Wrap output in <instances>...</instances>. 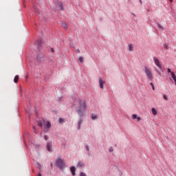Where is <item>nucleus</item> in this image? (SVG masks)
Here are the masks:
<instances>
[{
    "mask_svg": "<svg viewBox=\"0 0 176 176\" xmlns=\"http://www.w3.org/2000/svg\"><path fill=\"white\" fill-rule=\"evenodd\" d=\"M74 105L76 107V111L78 115L82 118L85 115V112L87 111V106L86 105V102L81 100L80 99H77L74 101Z\"/></svg>",
    "mask_w": 176,
    "mask_h": 176,
    "instance_id": "obj_1",
    "label": "nucleus"
},
{
    "mask_svg": "<svg viewBox=\"0 0 176 176\" xmlns=\"http://www.w3.org/2000/svg\"><path fill=\"white\" fill-rule=\"evenodd\" d=\"M144 72H145L148 79H149V80H153V74H152V71L151 70V69H149V67L145 66L144 67Z\"/></svg>",
    "mask_w": 176,
    "mask_h": 176,
    "instance_id": "obj_2",
    "label": "nucleus"
},
{
    "mask_svg": "<svg viewBox=\"0 0 176 176\" xmlns=\"http://www.w3.org/2000/svg\"><path fill=\"white\" fill-rule=\"evenodd\" d=\"M55 6L58 10H64V6L61 1H55Z\"/></svg>",
    "mask_w": 176,
    "mask_h": 176,
    "instance_id": "obj_3",
    "label": "nucleus"
},
{
    "mask_svg": "<svg viewBox=\"0 0 176 176\" xmlns=\"http://www.w3.org/2000/svg\"><path fill=\"white\" fill-rule=\"evenodd\" d=\"M153 61L156 67H157L160 69H162V64L160 63V60L156 56L153 57Z\"/></svg>",
    "mask_w": 176,
    "mask_h": 176,
    "instance_id": "obj_4",
    "label": "nucleus"
},
{
    "mask_svg": "<svg viewBox=\"0 0 176 176\" xmlns=\"http://www.w3.org/2000/svg\"><path fill=\"white\" fill-rule=\"evenodd\" d=\"M56 166H58L59 168H63V167L65 166V163L64 162V160L58 159L56 160Z\"/></svg>",
    "mask_w": 176,
    "mask_h": 176,
    "instance_id": "obj_5",
    "label": "nucleus"
},
{
    "mask_svg": "<svg viewBox=\"0 0 176 176\" xmlns=\"http://www.w3.org/2000/svg\"><path fill=\"white\" fill-rule=\"evenodd\" d=\"M99 85H100V89H104V85H105V81L102 80V78H100Z\"/></svg>",
    "mask_w": 176,
    "mask_h": 176,
    "instance_id": "obj_6",
    "label": "nucleus"
},
{
    "mask_svg": "<svg viewBox=\"0 0 176 176\" xmlns=\"http://www.w3.org/2000/svg\"><path fill=\"white\" fill-rule=\"evenodd\" d=\"M76 170V168H75V166H71L70 171H71L72 175H74V176L76 175V173H75Z\"/></svg>",
    "mask_w": 176,
    "mask_h": 176,
    "instance_id": "obj_7",
    "label": "nucleus"
},
{
    "mask_svg": "<svg viewBox=\"0 0 176 176\" xmlns=\"http://www.w3.org/2000/svg\"><path fill=\"white\" fill-rule=\"evenodd\" d=\"M46 148H47V150L48 151V152H52V143L47 142Z\"/></svg>",
    "mask_w": 176,
    "mask_h": 176,
    "instance_id": "obj_8",
    "label": "nucleus"
},
{
    "mask_svg": "<svg viewBox=\"0 0 176 176\" xmlns=\"http://www.w3.org/2000/svg\"><path fill=\"white\" fill-rule=\"evenodd\" d=\"M77 167H78L79 168H82V167H85V164L82 162H78Z\"/></svg>",
    "mask_w": 176,
    "mask_h": 176,
    "instance_id": "obj_9",
    "label": "nucleus"
},
{
    "mask_svg": "<svg viewBox=\"0 0 176 176\" xmlns=\"http://www.w3.org/2000/svg\"><path fill=\"white\" fill-rule=\"evenodd\" d=\"M82 123H83V120L80 119V120H78V130H80V125L82 124Z\"/></svg>",
    "mask_w": 176,
    "mask_h": 176,
    "instance_id": "obj_10",
    "label": "nucleus"
},
{
    "mask_svg": "<svg viewBox=\"0 0 176 176\" xmlns=\"http://www.w3.org/2000/svg\"><path fill=\"white\" fill-rule=\"evenodd\" d=\"M45 127L47 128V129H50V127H52V125L50 124V122H47L46 123H45Z\"/></svg>",
    "mask_w": 176,
    "mask_h": 176,
    "instance_id": "obj_11",
    "label": "nucleus"
},
{
    "mask_svg": "<svg viewBox=\"0 0 176 176\" xmlns=\"http://www.w3.org/2000/svg\"><path fill=\"white\" fill-rule=\"evenodd\" d=\"M151 111H152L153 115H154V116L157 115V111H156V109L155 108H152Z\"/></svg>",
    "mask_w": 176,
    "mask_h": 176,
    "instance_id": "obj_12",
    "label": "nucleus"
},
{
    "mask_svg": "<svg viewBox=\"0 0 176 176\" xmlns=\"http://www.w3.org/2000/svg\"><path fill=\"white\" fill-rule=\"evenodd\" d=\"M19 76H15V77L14 78V83H17V82H19Z\"/></svg>",
    "mask_w": 176,
    "mask_h": 176,
    "instance_id": "obj_13",
    "label": "nucleus"
},
{
    "mask_svg": "<svg viewBox=\"0 0 176 176\" xmlns=\"http://www.w3.org/2000/svg\"><path fill=\"white\" fill-rule=\"evenodd\" d=\"M91 119H92V120H96V119H97V116L95 114H92Z\"/></svg>",
    "mask_w": 176,
    "mask_h": 176,
    "instance_id": "obj_14",
    "label": "nucleus"
},
{
    "mask_svg": "<svg viewBox=\"0 0 176 176\" xmlns=\"http://www.w3.org/2000/svg\"><path fill=\"white\" fill-rule=\"evenodd\" d=\"M164 49H165V50H168V44H164Z\"/></svg>",
    "mask_w": 176,
    "mask_h": 176,
    "instance_id": "obj_15",
    "label": "nucleus"
},
{
    "mask_svg": "<svg viewBox=\"0 0 176 176\" xmlns=\"http://www.w3.org/2000/svg\"><path fill=\"white\" fill-rule=\"evenodd\" d=\"M171 76L173 79H175L176 78V76L175 74H174V72H171Z\"/></svg>",
    "mask_w": 176,
    "mask_h": 176,
    "instance_id": "obj_16",
    "label": "nucleus"
},
{
    "mask_svg": "<svg viewBox=\"0 0 176 176\" xmlns=\"http://www.w3.org/2000/svg\"><path fill=\"white\" fill-rule=\"evenodd\" d=\"M129 49L130 52H133V45H129Z\"/></svg>",
    "mask_w": 176,
    "mask_h": 176,
    "instance_id": "obj_17",
    "label": "nucleus"
},
{
    "mask_svg": "<svg viewBox=\"0 0 176 176\" xmlns=\"http://www.w3.org/2000/svg\"><path fill=\"white\" fill-rule=\"evenodd\" d=\"M62 25H63V28H65V30H66V28H67V23H63Z\"/></svg>",
    "mask_w": 176,
    "mask_h": 176,
    "instance_id": "obj_18",
    "label": "nucleus"
},
{
    "mask_svg": "<svg viewBox=\"0 0 176 176\" xmlns=\"http://www.w3.org/2000/svg\"><path fill=\"white\" fill-rule=\"evenodd\" d=\"M163 97H164V99L165 100V101H168V98L167 97V96L164 95Z\"/></svg>",
    "mask_w": 176,
    "mask_h": 176,
    "instance_id": "obj_19",
    "label": "nucleus"
},
{
    "mask_svg": "<svg viewBox=\"0 0 176 176\" xmlns=\"http://www.w3.org/2000/svg\"><path fill=\"white\" fill-rule=\"evenodd\" d=\"M78 60L80 61V63H83V57L80 56Z\"/></svg>",
    "mask_w": 176,
    "mask_h": 176,
    "instance_id": "obj_20",
    "label": "nucleus"
},
{
    "mask_svg": "<svg viewBox=\"0 0 176 176\" xmlns=\"http://www.w3.org/2000/svg\"><path fill=\"white\" fill-rule=\"evenodd\" d=\"M155 71L157 72L158 75H160V76H162V73L159 70H157V69H155Z\"/></svg>",
    "mask_w": 176,
    "mask_h": 176,
    "instance_id": "obj_21",
    "label": "nucleus"
},
{
    "mask_svg": "<svg viewBox=\"0 0 176 176\" xmlns=\"http://www.w3.org/2000/svg\"><path fill=\"white\" fill-rule=\"evenodd\" d=\"M157 25H158V28H159L160 30H164L163 26H162V25H160V24L158 23Z\"/></svg>",
    "mask_w": 176,
    "mask_h": 176,
    "instance_id": "obj_22",
    "label": "nucleus"
},
{
    "mask_svg": "<svg viewBox=\"0 0 176 176\" xmlns=\"http://www.w3.org/2000/svg\"><path fill=\"white\" fill-rule=\"evenodd\" d=\"M150 85H151L153 90H155V85L153 84V82H151Z\"/></svg>",
    "mask_w": 176,
    "mask_h": 176,
    "instance_id": "obj_23",
    "label": "nucleus"
},
{
    "mask_svg": "<svg viewBox=\"0 0 176 176\" xmlns=\"http://www.w3.org/2000/svg\"><path fill=\"white\" fill-rule=\"evenodd\" d=\"M59 123H64V119L59 118Z\"/></svg>",
    "mask_w": 176,
    "mask_h": 176,
    "instance_id": "obj_24",
    "label": "nucleus"
},
{
    "mask_svg": "<svg viewBox=\"0 0 176 176\" xmlns=\"http://www.w3.org/2000/svg\"><path fill=\"white\" fill-rule=\"evenodd\" d=\"M43 124H42V122H38V126H39V127H42Z\"/></svg>",
    "mask_w": 176,
    "mask_h": 176,
    "instance_id": "obj_25",
    "label": "nucleus"
},
{
    "mask_svg": "<svg viewBox=\"0 0 176 176\" xmlns=\"http://www.w3.org/2000/svg\"><path fill=\"white\" fill-rule=\"evenodd\" d=\"M132 119H137V115L133 114L132 115Z\"/></svg>",
    "mask_w": 176,
    "mask_h": 176,
    "instance_id": "obj_26",
    "label": "nucleus"
},
{
    "mask_svg": "<svg viewBox=\"0 0 176 176\" xmlns=\"http://www.w3.org/2000/svg\"><path fill=\"white\" fill-rule=\"evenodd\" d=\"M167 72H168V74H171V72H171V69L168 68V69H167Z\"/></svg>",
    "mask_w": 176,
    "mask_h": 176,
    "instance_id": "obj_27",
    "label": "nucleus"
},
{
    "mask_svg": "<svg viewBox=\"0 0 176 176\" xmlns=\"http://www.w3.org/2000/svg\"><path fill=\"white\" fill-rule=\"evenodd\" d=\"M44 140H45V141H47V140H49V136L45 135V136H44Z\"/></svg>",
    "mask_w": 176,
    "mask_h": 176,
    "instance_id": "obj_28",
    "label": "nucleus"
},
{
    "mask_svg": "<svg viewBox=\"0 0 176 176\" xmlns=\"http://www.w3.org/2000/svg\"><path fill=\"white\" fill-rule=\"evenodd\" d=\"M80 176H86V174L85 173H80Z\"/></svg>",
    "mask_w": 176,
    "mask_h": 176,
    "instance_id": "obj_29",
    "label": "nucleus"
},
{
    "mask_svg": "<svg viewBox=\"0 0 176 176\" xmlns=\"http://www.w3.org/2000/svg\"><path fill=\"white\" fill-rule=\"evenodd\" d=\"M109 151L111 152V153L113 152V149H112V147H111V148H109Z\"/></svg>",
    "mask_w": 176,
    "mask_h": 176,
    "instance_id": "obj_30",
    "label": "nucleus"
},
{
    "mask_svg": "<svg viewBox=\"0 0 176 176\" xmlns=\"http://www.w3.org/2000/svg\"><path fill=\"white\" fill-rule=\"evenodd\" d=\"M51 52H52V53H54V49L51 48Z\"/></svg>",
    "mask_w": 176,
    "mask_h": 176,
    "instance_id": "obj_31",
    "label": "nucleus"
},
{
    "mask_svg": "<svg viewBox=\"0 0 176 176\" xmlns=\"http://www.w3.org/2000/svg\"><path fill=\"white\" fill-rule=\"evenodd\" d=\"M137 119H138V122H140V120H141V117H138Z\"/></svg>",
    "mask_w": 176,
    "mask_h": 176,
    "instance_id": "obj_32",
    "label": "nucleus"
},
{
    "mask_svg": "<svg viewBox=\"0 0 176 176\" xmlns=\"http://www.w3.org/2000/svg\"><path fill=\"white\" fill-rule=\"evenodd\" d=\"M173 80L175 81V85H176V78H173Z\"/></svg>",
    "mask_w": 176,
    "mask_h": 176,
    "instance_id": "obj_33",
    "label": "nucleus"
},
{
    "mask_svg": "<svg viewBox=\"0 0 176 176\" xmlns=\"http://www.w3.org/2000/svg\"><path fill=\"white\" fill-rule=\"evenodd\" d=\"M86 148H87V150L89 151V146H87Z\"/></svg>",
    "mask_w": 176,
    "mask_h": 176,
    "instance_id": "obj_34",
    "label": "nucleus"
},
{
    "mask_svg": "<svg viewBox=\"0 0 176 176\" xmlns=\"http://www.w3.org/2000/svg\"><path fill=\"white\" fill-rule=\"evenodd\" d=\"M38 176H42V175L41 173H38Z\"/></svg>",
    "mask_w": 176,
    "mask_h": 176,
    "instance_id": "obj_35",
    "label": "nucleus"
},
{
    "mask_svg": "<svg viewBox=\"0 0 176 176\" xmlns=\"http://www.w3.org/2000/svg\"><path fill=\"white\" fill-rule=\"evenodd\" d=\"M140 3H142V1L140 0Z\"/></svg>",
    "mask_w": 176,
    "mask_h": 176,
    "instance_id": "obj_36",
    "label": "nucleus"
},
{
    "mask_svg": "<svg viewBox=\"0 0 176 176\" xmlns=\"http://www.w3.org/2000/svg\"><path fill=\"white\" fill-rule=\"evenodd\" d=\"M169 1L172 3V2H173V0H169Z\"/></svg>",
    "mask_w": 176,
    "mask_h": 176,
    "instance_id": "obj_37",
    "label": "nucleus"
},
{
    "mask_svg": "<svg viewBox=\"0 0 176 176\" xmlns=\"http://www.w3.org/2000/svg\"><path fill=\"white\" fill-rule=\"evenodd\" d=\"M77 52H78V53H80V51H79V50H78Z\"/></svg>",
    "mask_w": 176,
    "mask_h": 176,
    "instance_id": "obj_38",
    "label": "nucleus"
},
{
    "mask_svg": "<svg viewBox=\"0 0 176 176\" xmlns=\"http://www.w3.org/2000/svg\"><path fill=\"white\" fill-rule=\"evenodd\" d=\"M34 130H35V126H33Z\"/></svg>",
    "mask_w": 176,
    "mask_h": 176,
    "instance_id": "obj_39",
    "label": "nucleus"
}]
</instances>
